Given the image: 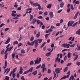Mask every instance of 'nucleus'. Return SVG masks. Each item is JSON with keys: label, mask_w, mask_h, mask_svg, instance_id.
Masks as SVG:
<instances>
[{"label": "nucleus", "mask_w": 80, "mask_h": 80, "mask_svg": "<svg viewBox=\"0 0 80 80\" xmlns=\"http://www.w3.org/2000/svg\"><path fill=\"white\" fill-rule=\"evenodd\" d=\"M70 72V71H69L67 73V74L68 75L67 76L65 75L64 77L61 78L60 80H64V79H65V78H69Z\"/></svg>", "instance_id": "obj_1"}, {"label": "nucleus", "mask_w": 80, "mask_h": 80, "mask_svg": "<svg viewBox=\"0 0 80 80\" xmlns=\"http://www.w3.org/2000/svg\"><path fill=\"white\" fill-rule=\"evenodd\" d=\"M41 60H42V58H37L36 60L34 61L35 65L36 64H39V63H40Z\"/></svg>", "instance_id": "obj_2"}, {"label": "nucleus", "mask_w": 80, "mask_h": 80, "mask_svg": "<svg viewBox=\"0 0 80 80\" xmlns=\"http://www.w3.org/2000/svg\"><path fill=\"white\" fill-rule=\"evenodd\" d=\"M26 11L25 12V14H23V17L25 16L26 15H27V13H31V11L32 10V8H28L26 9Z\"/></svg>", "instance_id": "obj_3"}, {"label": "nucleus", "mask_w": 80, "mask_h": 80, "mask_svg": "<svg viewBox=\"0 0 80 80\" xmlns=\"http://www.w3.org/2000/svg\"><path fill=\"white\" fill-rule=\"evenodd\" d=\"M70 45L69 44L63 43L62 45V47H63L66 48H69Z\"/></svg>", "instance_id": "obj_4"}, {"label": "nucleus", "mask_w": 80, "mask_h": 80, "mask_svg": "<svg viewBox=\"0 0 80 80\" xmlns=\"http://www.w3.org/2000/svg\"><path fill=\"white\" fill-rule=\"evenodd\" d=\"M62 70V68H61L60 69L59 68H57L55 69V72H56L57 74L60 73V70Z\"/></svg>", "instance_id": "obj_5"}, {"label": "nucleus", "mask_w": 80, "mask_h": 80, "mask_svg": "<svg viewBox=\"0 0 80 80\" xmlns=\"http://www.w3.org/2000/svg\"><path fill=\"white\" fill-rule=\"evenodd\" d=\"M45 64H43L41 67V68L42 69V72H44V71H46L47 70V68H45Z\"/></svg>", "instance_id": "obj_6"}, {"label": "nucleus", "mask_w": 80, "mask_h": 80, "mask_svg": "<svg viewBox=\"0 0 80 80\" xmlns=\"http://www.w3.org/2000/svg\"><path fill=\"white\" fill-rule=\"evenodd\" d=\"M74 23H75V22L74 21L70 22L69 21L68 23V27H69L70 25V27H72V25H73V24Z\"/></svg>", "instance_id": "obj_7"}, {"label": "nucleus", "mask_w": 80, "mask_h": 80, "mask_svg": "<svg viewBox=\"0 0 80 80\" xmlns=\"http://www.w3.org/2000/svg\"><path fill=\"white\" fill-rule=\"evenodd\" d=\"M59 56H60V54H58L57 55V58H56V62H57L58 61V62H60V58H58V57H59Z\"/></svg>", "instance_id": "obj_8"}, {"label": "nucleus", "mask_w": 80, "mask_h": 80, "mask_svg": "<svg viewBox=\"0 0 80 80\" xmlns=\"http://www.w3.org/2000/svg\"><path fill=\"white\" fill-rule=\"evenodd\" d=\"M10 42V38L8 37L6 41L5 42V44H8Z\"/></svg>", "instance_id": "obj_9"}, {"label": "nucleus", "mask_w": 80, "mask_h": 80, "mask_svg": "<svg viewBox=\"0 0 80 80\" xmlns=\"http://www.w3.org/2000/svg\"><path fill=\"white\" fill-rule=\"evenodd\" d=\"M10 68H7L4 71V73H5L6 72H7L6 73L7 74H8V72H10Z\"/></svg>", "instance_id": "obj_10"}, {"label": "nucleus", "mask_w": 80, "mask_h": 80, "mask_svg": "<svg viewBox=\"0 0 80 80\" xmlns=\"http://www.w3.org/2000/svg\"><path fill=\"white\" fill-rule=\"evenodd\" d=\"M19 74H21L23 73V68L22 67H20V69L19 70Z\"/></svg>", "instance_id": "obj_11"}, {"label": "nucleus", "mask_w": 80, "mask_h": 80, "mask_svg": "<svg viewBox=\"0 0 80 80\" xmlns=\"http://www.w3.org/2000/svg\"><path fill=\"white\" fill-rule=\"evenodd\" d=\"M7 60L5 61V65L3 67V68L4 69H5L6 68H7Z\"/></svg>", "instance_id": "obj_12"}, {"label": "nucleus", "mask_w": 80, "mask_h": 80, "mask_svg": "<svg viewBox=\"0 0 80 80\" xmlns=\"http://www.w3.org/2000/svg\"><path fill=\"white\" fill-rule=\"evenodd\" d=\"M49 15H50L51 18H52L53 17V12H51L49 13Z\"/></svg>", "instance_id": "obj_13"}, {"label": "nucleus", "mask_w": 80, "mask_h": 80, "mask_svg": "<svg viewBox=\"0 0 80 80\" xmlns=\"http://www.w3.org/2000/svg\"><path fill=\"white\" fill-rule=\"evenodd\" d=\"M18 3L15 2L14 3V7H15L16 8H17V7H18Z\"/></svg>", "instance_id": "obj_14"}, {"label": "nucleus", "mask_w": 80, "mask_h": 80, "mask_svg": "<svg viewBox=\"0 0 80 80\" xmlns=\"http://www.w3.org/2000/svg\"><path fill=\"white\" fill-rule=\"evenodd\" d=\"M78 13H79V12L78 11L77 12L76 14H75L74 19H76L77 17V16H78Z\"/></svg>", "instance_id": "obj_15"}, {"label": "nucleus", "mask_w": 80, "mask_h": 80, "mask_svg": "<svg viewBox=\"0 0 80 80\" xmlns=\"http://www.w3.org/2000/svg\"><path fill=\"white\" fill-rule=\"evenodd\" d=\"M42 40H43V39L39 38L37 39V41H39L38 42L39 43H41V42H42Z\"/></svg>", "instance_id": "obj_16"}, {"label": "nucleus", "mask_w": 80, "mask_h": 80, "mask_svg": "<svg viewBox=\"0 0 80 80\" xmlns=\"http://www.w3.org/2000/svg\"><path fill=\"white\" fill-rule=\"evenodd\" d=\"M38 41H37V40H36V42H35V48H37V47H38Z\"/></svg>", "instance_id": "obj_17"}, {"label": "nucleus", "mask_w": 80, "mask_h": 80, "mask_svg": "<svg viewBox=\"0 0 80 80\" xmlns=\"http://www.w3.org/2000/svg\"><path fill=\"white\" fill-rule=\"evenodd\" d=\"M52 4H49L47 6V8H51L52 7Z\"/></svg>", "instance_id": "obj_18"}, {"label": "nucleus", "mask_w": 80, "mask_h": 80, "mask_svg": "<svg viewBox=\"0 0 80 80\" xmlns=\"http://www.w3.org/2000/svg\"><path fill=\"white\" fill-rule=\"evenodd\" d=\"M30 21H32V20H33V15H32L31 14L30 15Z\"/></svg>", "instance_id": "obj_19"}, {"label": "nucleus", "mask_w": 80, "mask_h": 80, "mask_svg": "<svg viewBox=\"0 0 80 80\" xmlns=\"http://www.w3.org/2000/svg\"><path fill=\"white\" fill-rule=\"evenodd\" d=\"M40 35V32H39L36 35V37L37 38H39Z\"/></svg>", "instance_id": "obj_20"}, {"label": "nucleus", "mask_w": 80, "mask_h": 80, "mask_svg": "<svg viewBox=\"0 0 80 80\" xmlns=\"http://www.w3.org/2000/svg\"><path fill=\"white\" fill-rule=\"evenodd\" d=\"M37 41V40H35L34 41L31 42V46H32V45H34V43H35V42Z\"/></svg>", "instance_id": "obj_21"}, {"label": "nucleus", "mask_w": 80, "mask_h": 80, "mask_svg": "<svg viewBox=\"0 0 80 80\" xmlns=\"http://www.w3.org/2000/svg\"><path fill=\"white\" fill-rule=\"evenodd\" d=\"M32 74L34 75H36L37 74V71L36 70L35 71H34L33 72H32Z\"/></svg>", "instance_id": "obj_22"}, {"label": "nucleus", "mask_w": 80, "mask_h": 80, "mask_svg": "<svg viewBox=\"0 0 80 80\" xmlns=\"http://www.w3.org/2000/svg\"><path fill=\"white\" fill-rule=\"evenodd\" d=\"M70 78L71 80H75V78H74V76H73V75L71 76L70 77Z\"/></svg>", "instance_id": "obj_23"}, {"label": "nucleus", "mask_w": 80, "mask_h": 80, "mask_svg": "<svg viewBox=\"0 0 80 80\" xmlns=\"http://www.w3.org/2000/svg\"><path fill=\"white\" fill-rule=\"evenodd\" d=\"M38 3L36 2V3H35L33 4V6L34 7H37L38 6Z\"/></svg>", "instance_id": "obj_24"}, {"label": "nucleus", "mask_w": 80, "mask_h": 80, "mask_svg": "<svg viewBox=\"0 0 80 80\" xmlns=\"http://www.w3.org/2000/svg\"><path fill=\"white\" fill-rule=\"evenodd\" d=\"M18 43V42L17 41H16L13 42V45H17Z\"/></svg>", "instance_id": "obj_25"}, {"label": "nucleus", "mask_w": 80, "mask_h": 80, "mask_svg": "<svg viewBox=\"0 0 80 80\" xmlns=\"http://www.w3.org/2000/svg\"><path fill=\"white\" fill-rule=\"evenodd\" d=\"M76 34H78L79 35H80V29H79V30L76 31Z\"/></svg>", "instance_id": "obj_26"}, {"label": "nucleus", "mask_w": 80, "mask_h": 80, "mask_svg": "<svg viewBox=\"0 0 80 80\" xmlns=\"http://www.w3.org/2000/svg\"><path fill=\"white\" fill-rule=\"evenodd\" d=\"M63 5H64V3L62 2L60 4V7L61 8H62L63 7Z\"/></svg>", "instance_id": "obj_27"}, {"label": "nucleus", "mask_w": 80, "mask_h": 80, "mask_svg": "<svg viewBox=\"0 0 80 80\" xmlns=\"http://www.w3.org/2000/svg\"><path fill=\"white\" fill-rule=\"evenodd\" d=\"M68 70V67H66L64 69V72H65Z\"/></svg>", "instance_id": "obj_28"}, {"label": "nucleus", "mask_w": 80, "mask_h": 80, "mask_svg": "<svg viewBox=\"0 0 80 80\" xmlns=\"http://www.w3.org/2000/svg\"><path fill=\"white\" fill-rule=\"evenodd\" d=\"M45 42H44L42 44V45L41 46L40 48H43V47H44V46H45Z\"/></svg>", "instance_id": "obj_29"}, {"label": "nucleus", "mask_w": 80, "mask_h": 80, "mask_svg": "<svg viewBox=\"0 0 80 80\" xmlns=\"http://www.w3.org/2000/svg\"><path fill=\"white\" fill-rule=\"evenodd\" d=\"M21 53H25V51L24 49H22L21 51Z\"/></svg>", "instance_id": "obj_30"}, {"label": "nucleus", "mask_w": 80, "mask_h": 80, "mask_svg": "<svg viewBox=\"0 0 80 80\" xmlns=\"http://www.w3.org/2000/svg\"><path fill=\"white\" fill-rule=\"evenodd\" d=\"M22 38H23V37L22 36V35H20V36L19 38V40H18V41H21L22 40Z\"/></svg>", "instance_id": "obj_31"}, {"label": "nucleus", "mask_w": 80, "mask_h": 80, "mask_svg": "<svg viewBox=\"0 0 80 80\" xmlns=\"http://www.w3.org/2000/svg\"><path fill=\"white\" fill-rule=\"evenodd\" d=\"M36 22V19H33L32 23H35Z\"/></svg>", "instance_id": "obj_32"}, {"label": "nucleus", "mask_w": 80, "mask_h": 80, "mask_svg": "<svg viewBox=\"0 0 80 80\" xmlns=\"http://www.w3.org/2000/svg\"><path fill=\"white\" fill-rule=\"evenodd\" d=\"M33 67H32L31 68H30L29 70H28V71H29V72H32V70H33Z\"/></svg>", "instance_id": "obj_33"}, {"label": "nucleus", "mask_w": 80, "mask_h": 80, "mask_svg": "<svg viewBox=\"0 0 80 80\" xmlns=\"http://www.w3.org/2000/svg\"><path fill=\"white\" fill-rule=\"evenodd\" d=\"M11 15L12 17H16L17 14L15 13H12L11 14Z\"/></svg>", "instance_id": "obj_34"}, {"label": "nucleus", "mask_w": 80, "mask_h": 80, "mask_svg": "<svg viewBox=\"0 0 80 80\" xmlns=\"http://www.w3.org/2000/svg\"><path fill=\"white\" fill-rule=\"evenodd\" d=\"M78 23V22H76V23H75L74 24L72 25V27H75L77 25V24Z\"/></svg>", "instance_id": "obj_35"}, {"label": "nucleus", "mask_w": 80, "mask_h": 80, "mask_svg": "<svg viewBox=\"0 0 80 80\" xmlns=\"http://www.w3.org/2000/svg\"><path fill=\"white\" fill-rule=\"evenodd\" d=\"M13 48V47L12 46V47H10L9 48H8V52H10L11 51V50Z\"/></svg>", "instance_id": "obj_36"}, {"label": "nucleus", "mask_w": 80, "mask_h": 80, "mask_svg": "<svg viewBox=\"0 0 80 80\" xmlns=\"http://www.w3.org/2000/svg\"><path fill=\"white\" fill-rule=\"evenodd\" d=\"M41 66H42L41 64L39 65L36 67V69H38V68H40V67H41Z\"/></svg>", "instance_id": "obj_37"}, {"label": "nucleus", "mask_w": 80, "mask_h": 80, "mask_svg": "<svg viewBox=\"0 0 80 80\" xmlns=\"http://www.w3.org/2000/svg\"><path fill=\"white\" fill-rule=\"evenodd\" d=\"M50 52H48V53H47L46 54V55L47 57H48L49 56H50Z\"/></svg>", "instance_id": "obj_38"}, {"label": "nucleus", "mask_w": 80, "mask_h": 80, "mask_svg": "<svg viewBox=\"0 0 80 80\" xmlns=\"http://www.w3.org/2000/svg\"><path fill=\"white\" fill-rule=\"evenodd\" d=\"M17 68H15L12 72V73H15V71H16V70L17 69Z\"/></svg>", "instance_id": "obj_39"}, {"label": "nucleus", "mask_w": 80, "mask_h": 80, "mask_svg": "<svg viewBox=\"0 0 80 80\" xmlns=\"http://www.w3.org/2000/svg\"><path fill=\"white\" fill-rule=\"evenodd\" d=\"M50 35V33L49 34H47L45 35V38H48V37Z\"/></svg>", "instance_id": "obj_40"}, {"label": "nucleus", "mask_w": 80, "mask_h": 80, "mask_svg": "<svg viewBox=\"0 0 80 80\" xmlns=\"http://www.w3.org/2000/svg\"><path fill=\"white\" fill-rule=\"evenodd\" d=\"M68 58H70L71 57L70 56V52H68Z\"/></svg>", "instance_id": "obj_41"}, {"label": "nucleus", "mask_w": 80, "mask_h": 80, "mask_svg": "<svg viewBox=\"0 0 80 80\" xmlns=\"http://www.w3.org/2000/svg\"><path fill=\"white\" fill-rule=\"evenodd\" d=\"M22 29H23V27H19L18 28V30H19V31L20 32V30H22Z\"/></svg>", "instance_id": "obj_42"}, {"label": "nucleus", "mask_w": 80, "mask_h": 80, "mask_svg": "<svg viewBox=\"0 0 80 80\" xmlns=\"http://www.w3.org/2000/svg\"><path fill=\"white\" fill-rule=\"evenodd\" d=\"M77 50H80V46L78 44L77 45Z\"/></svg>", "instance_id": "obj_43"}, {"label": "nucleus", "mask_w": 80, "mask_h": 80, "mask_svg": "<svg viewBox=\"0 0 80 80\" xmlns=\"http://www.w3.org/2000/svg\"><path fill=\"white\" fill-rule=\"evenodd\" d=\"M78 54V53L77 52H74L73 54V56H77V55H77Z\"/></svg>", "instance_id": "obj_44"}, {"label": "nucleus", "mask_w": 80, "mask_h": 80, "mask_svg": "<svg viewBox=\"0 0 80 80\" xmlns=\"http://www.w3.org/2000/svg\"><path fill=\"white\" fill-rule=\"evenodd\" d=\"M22 6H21L20 7L18 8V10H22Z\"/></svg>", "instance_id": "obj_45"}, {"label": "nucleus", "mask_w": 80, "mask_h": 80, "mask_svg": "<svg viewBox=\"0 0 80 80\" xmlns=\"http://www.w3.org/2000/svg\"><path fill=\"white\" fill-rule=\"evenodd\" d=\"M28 72H29V71H28V70L26 71H25L24 72H23V74H24V75L25 74H27V73H28Z\"/></svg>", "instance_id": "obj_46"}, {"label": "nucleus", "mask_w": 80, "mask_h": 80, "mask_svg": "<svg viewBox=\"0 0 80 80\" xmlns=\"http://www.w3.org/2000/svg\"><path fill=\"white\" fill-rule=\"evenodd\" d=\"M62 10H63V9H62L58 10V13H60V12H62Z\"/></svg>", "instance_id": "obj_47"}, {"label": "nucleus", "mask_w": 80, "mask_h": 80, "mask_svg": "<svg viewBox=\"0 0 80 80\" xmlns=\"http://www.w3.org/2000/svg\"><path fill=\"white\" fill-rule=\"evenodd\" d=\"M75 45H76V44H74L72 45L70 44L69 46H70L71 47H75Z\"/></svg>", "instance_id": "obj_48"}, {"label": "nucleus", "mask_w": 80, "mask_h": 80, "mask_svg": "<svg viewBox=\"0 0 80 80\" xmlns=\"http://www.w3.org/2000/svg\"><path fill=\"white\" fill-rule=\"evenodd\" d=\"M34 64V62H33V61H32L30 62V65H33Z\"/></svg>", "instance_id": "obj_49"}, {"label": "nucleus", "mask_w": 80, "mask_h": 80, "mask_svg": "<svg viewBox=\"0 0 80 80\" xmlns=\"http://www.w3.org/2000/svg\"><path fill=\"white\" fill-rule=\"evenodd\" d=\"M74 3H76V4L78 5V4H79V3H80V2L79 1H76Z\"/></svg>", "instance_id": "obj_50"}, {"label": "nucleus", "mask_w": 80, "mask_h": 80, "mask_svg": "<svg viewBox=\"0 0 80 80\" xmlns=\"http://www.w3.org/2000/svg\"><path fill=\"white\" fill-rule=\"evenodd\" d=\"M34 40V37L32 36L30 38V41H33Z\"/></svg>", "instance_id": "obj_51"}, {"label": "nucleus", "mask_w": 80, "mask_h": 80, "mask_svg": "<svg viewBox=\"0 0 80 80\" xmlns=\"http://www.w3.org/2000/svg\"><path fill=\"white\" fill-rule=\"evenodd\" d=\"M53 30L52 29H49L48 30V33H50L51 32H52Z\"/></svg>", "instance_id": "obj_52"}, {"label": "nucleus", "mask_w": 80, "mask_h": 80, "mask_svg": "<svg viewBox=\"0 0 80 80\" xmlns=\"http://www.w3.org/2000/svg\"><path fill=\"white\" fill-rule=\"evenodd\" d=\"M38 6V9L39 10H40L41 9V6H40V5L39 4Z\"/></svg>", "instance_id": "obj_53"}, {"label": "nucleus", "mask_w": 80, "mask_h": 80, "mask_svg": "<svg viewBox=\"0 0 80 80\" xmlns=\"http://www.w3.org/2000/svg\"><path fill=\"white\" fill-rule=\"evenodd\" d=\"M38 19H43V17L42 16H40L38 18Z\"/></svg>", "instance_id": "obj_54"}, {"label": "nucleus", "mask_w": 80, "mask_h": 80, "mask_svg": "<svg viewBox=\"0 0 80 80\" xmlns=\"http://www.w3.org/2000/svg\"><path fill=\"white\" fill-rule=\"evenodd\" d=\"M8 48L6 50H5V52H4V53L5 54H7V52H8Z\"/></svg>", "instance_id": "obj_55"}, {"label": "nucleus", "mask_w": 80, "mask_h": 80, "mask_svg": "<svg viewBox=\"0 0 80 80\" xmlns=\"http://www.w3.org/2000/svg\"><path fill=\"white\" fill-rule=\"evenodd\" d=\"M5 25V24L4 23H2L0 26V28L2 27L3 26H4V25Z\"/></svg>", "instance_id": "obj_56"}, {"label": "nucleus", "mask_w": 80, "mask_h": 80, "mask_svg": "<svg viewBox=\"0 0 80 80\" xmlns=\"http://www.w3.org/2000/svg\"><path fill=\"white\" fill-rule=\"evenodd\" d=\"M67 12L68 13H69V12H70V8H68L67 9Z\"/></svg>", "instance_id": "obj_57"}, {"label": "nucleus", "mask_w": 80, "mask_h": 80, "mask_svg": "<svg viewBox=\"0 0 80 80\" xmlns=\"http://www.w3.org/2000/svg\"><path fill=\"white\" fill-rule=\"evenodd\" d=\"M63 22V20L61 19L60 21V23H62Z\"/></svg>", "instance_id": "obj_58"}, {"label": "nucleus", "mask_w": 80, "mask_h": 80, "mask_svg": "<svg viewBox=\"0 0 80 80\" xmlns=\"http://www.w3.org/2000/svg\"><path fill=\"white\" fill-rule=\"evenodd\" d=\"M72 65V62H70L69 63H68L67 64V66H68V67L69 66H70V65Z\"/></svg>", "instance_id": "obj_59"}, {"label": "nucleus", "mask_w": 80, "mask_h": 80, "mask_svg": "<svg viewBox=\"0 0 80 80\" xmlns=\"http://www.w3.org/2000/svg\"><path fill=\"white\" fill-rule=\"evenodd\" d=\"M9 77L7 76H6V78H6V80H9Z\"/></svg>", "instance_id": "obj_60"}, {"label": "nucleus", "mask_w": 80, "mask_h": 80, "mask_svg": "<svg viewBox=\"0 0 80 80\" xmlns=\"http://www.w3.org/2000/svg\"><path fill=\"white\" fill-rule=\"evenodd\" d=\"M48 73H51V70L48 69Z\"/></svg>", "instance_id": "obj_61"}, {"label": "nucleus", "mask_w": 80, "mask_h": 80, "mask_svg": "<svg viewBox=\"0 0 80 80\" xmlns=\"http://www.w3.org/2000/svg\"><path fill=\"white\" fill-rule=\"evenodd\" d=\"M76 64L77 65H78V66H79L80 65V62H76Z\"/></svg>", "instance_id": "obj_62"}, {"label": "nucleus", "mask_w": 80, "mask_h": 80, "mask_svg": "<svg viewBox=\"0 0 80 80\" xmlns=\"http://www.w3.org/2000/svg\"><path fill=\"white\" fill-rule=\"evenodd\" d=\"M40 22V20H38L37 21V24H39L40 22Z\"/></svg>", "instance_id": "obj_63"}, {"label": "nucleus", "mask_w": 80, "mask_h": 80, "mask_svg": "<svg viewBox=\"0 0 80 80\" xmlns=\"http://www.w3.org/2000/svg\"><path fill=\"white\" fill-rule=\"evenodd\" d=\"M21 79L22 80H25V78L23 76H22L21 78Z\"/></svg>", "instance_id": "obj_64"}]
</instances>
